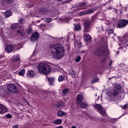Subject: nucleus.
Here are the masks:
<instances>
[{"label": "nucleus", "instance_id": "1", "mask_svg": "<svg viewBox=\"0 0 128 128\" xmlns=\"http://www.w3.org/2000/svg\"><path fill=\"white\" fill-rule=\"evenodd\" d=\"M50 50L52 51L51 54L52 58L60 60L64 56V48L60 44H53L50 46Z\"/></svg>", "mask_w": 128, "mask_h": 128}, {"label": "nucleus", "instance_id": "2", "mask_svg": "<svg viewBox=\"0 0 128 128\" xmlns=\"http://www.w3.org/2000/svg\"><path fill=\"white\" fill-rule=\"evenodd\" d=\"M38 72L48 74L52 72V68L48 64H38L37 66Z\"/></svg>", "mask_w": 128, "mask_h": 128}, {"label": "nucleus", "instance_id": "3", "mask_svg": "<svg viewBox=\"0 0 128 128\" xmlns=\"http://www.w3.org/2000/svg\"><path fill=\"white\" fill-rule=\"evenodd\" d=\"M95 108L98 110L99 114H100L102 116H106V112L104 108L102 107L100 104H96L95 105Z\"/></svg>", "mask_w": 128, "mask_h": 128}, {"label": "nucleus", "instance_id": "4", "mask_svg": "<svg viewBox=\"0 0 128 128\" xmlns=\"http://www.w3.org/2000/svg\"><path fill=\"white\" fill-rule=\"evenodd\" d=\"M7 88L8 92H12V94H18V90L16 86L12 84H8L7 86Z\"/></svg>", "mask_w": 128, "mask_h": 128}, {"label": "nucleus", "instance_id": "5", "mask_svg": "<svg viewBox=\"0 0 128 128\" xmlns=\"http://www.w3.org/2000/svg\"><path fill=\"white\" fill-rule=\"evenodd\" d=\"M104 52H106V49L104 48V47H101L98 48L95 52L94 54L96 56H104Z\"/></svg>", "mask_w": 128, "mask_h": 128}, {"label": "nucleus", "instance_id": "6", "mask_svg": "<svg viewBox=\"0 0 128 128\" xmlns=\"http://www.w3.org/2000/svg\"><path fill=\"white\" fill-rule=\"evenodd\" d=\"M128 24V20H119L118 24V28H124V26H126V24Z\"/></svg>", "mask_w": 128, "mask_h": 128}, {"label": "nucleus", "instance_id": "7", "mask_svg": "<svg viewBox=\"0 0 128 128\" xmlns=\"http://www.w3.org/2000/svg\"><path fill=\"white\" fill-rule=\"evenodd\" d=\"M84 32H89L88 30L90 28V20H88L84 22Z\"/></svg>", "mask_w": 128, "mask_h": 128}, {"label": "nucleus", "instance_id": "8", "mask_svg": "<svg viewBox=\"0 0 128 128\" xmlns=\"http://www.w3.org/2000/svg\"><path fill=\"white\" fill-rule=\"evenodd\" d=\"M39 36L40 34H38V33L36 32L33 33L30 37L31 42H36V40H38Z\"/></svg>", "mask_w": 128, "mask_h": 128}, {"label": "nucleus", "instance_id": "9", "mask_svg": "<svg viewBox=\"0 0 128 128\" xmlns=\"http://www.w3.org/2000/svg\"><path fill=\"white\" fill-rule=\"evenodd\" d=\"M77 101L76 102V104H80L84 100V96L82 94H78L77 96Z\"/></svg>", "mask_w": 128, "mask_h": 128}, {"label": "nucleus", "instance_id": "10", "mask_svg": "<svg viewBox=\"0 0 128 128\" xmlns=\"http://www.w3.org/2000/svg\"><path fill=\"white\" fill-rule=\"evenodd\" d=\"M8 112L6 107L4 106V105L0 104V114H4Z\"/></svg>", "mask_w": 128, "mask_h": 128}, {"label": "nucleus", "instance_id": "11", "mask_svg": "<svg viewBox=\"0 0 128 128\" xmlns=\"http://www.w3.org/2000/svg\"><path fill=\"white\" fill-rule=\"evenodd\" d=\"M14 50V46L12 45H8L6 47V52L10 54V52H12Z\"/></svg>", "mask_w": 128, "mask_h": 128}, {"label": "nucleus", "instance_id": "12", "mask_svg": "<svg viewBox=\"0 0 128 128\" xmlns=\"http://www.w3.org/2000/svg\"><path fill=\"white\" fill-rule=\"evenodd\" d=\"M0 96H5L8 94V91L4 90L3 86L0 87Z\"/></svg>", "mask_w": 128, "mask_h": 128}, {"label": "nucleus", "instance_id": "13", "mask_svg": "<svg viewBox=\"0 0 128 128\" xmlns=\"http://www.w3.org/2000/svg\"><path fill=\"white\" fill-rule=\"evenodd\" d=\"M123 44L128 46V34H126L123 38Z\"/></svg>", "mask_w": 128, "mask_h": 128}, {"label": "nucleus", "instance_id": "14", "mask_svg": "<svg viewBox=\"0 0 128 128\" xmlns=\"http://www.w3.org/2000/svg\"><path fill=\"white\" fill-rule=\"evenodd\" d=\"M20 30H16V34H20L21 36H24V28L22 27H19Z\"/></svg>", "mask_w": 128, "mask_h": 128}, {"label": "nucleus", "instance_id": "15", "mask_svg": "<svg viewBox=\"0 0 128 128\" xmlns=\"http://www.w3.org/2000/svg\"><path fill=\"white\" fill-rule=\"evenodd\" d=\"M84 39L86 42H88V40H92V37L88 34H84Z\"/></svg>", "mask_w": 128, "mask_h": 128}, {"label": "nucleus", "instance_id": "16", "mask_svg": "<svg viewBox=\"0 0 128 128\" xmlns=\"http://www.w3.org/2000/svg\"><path fill=\"white\" fill-rule=\"evenodd\" d=\"M48 12V10L46 8H42L40 10V14H46Z\"/></svg>", "mask_w": 128, "mask_h": 128}, {"label": "nucleus", "instance_id": "17", "mask_svg": "<svg viewBox=\"0 0 128 128\" xmlns=\"http://www.w3.org/2000/svg\"><path fill=\"white\" fill-rule=\"evenodd\" d=\"M20 56H18V54H17L16 56H14L12 58V60L13 62H18L20 60Z\"/></svg>", "mask_w": 128, "mask_h": 128}, {"label": "nucleus", "instance_id": "18", "mask_svg": "<svg viewBox=\"0 0 128 128\" xmlns=\"http://www.w3.org/2000/svg\"><path fill=\"white\" fill-rule=\"evenodd\" d=\"M68 92H70V90L68 89V88H64L62 90V94L63 96H66V94H68Z\"/></svg>", "mask_w": 128, "mask_h": 128}, {"label": "nucleus", "instance_id": "19", "mask_svg": "<svg viewBox=\"0 0 128 128\" xmlns=\"http://www.w3.org/2000/svg\"><path fill=\"white\" fill-rule=\"evenodd\" d=\"M75 44V47L77 48H80L82 47V42L80 41H76L74 42Z\"/></svg>", "mask_w": 128, "mask_h": 128}, {"label": "nucleus", "instance_id": "20", "mask_svg": "<svg viewBox=\"0 0 128 128\" xmlns=\"http://www.w3.org/2000/svg\"><path fill=\"white\" fill-rule=\"evenodd\" d=\"M64 114H66V113L65 112L62 111V110H59L57 112V116H60V117L64 116Z\"/></svg>", "mask_w": 128, "mask_h": 128}, {"label": "nucleus", "instance_id": "21", "mask_svg": "<svg viewBox=\"0 0 128 128\" xmlns=\"http://www.w3.org/2000/svg\"><path fill=\"white\" fill-rule=\"evenodd\" d=\"M48 82L50 86H54V78L52 77L48 78Z\"/></svg>", "mask_w": 128, "mask_h": 128}, {"label": "nucleus", "instance_id": "22", "mask_svg": "<svg viewBox=\"0 0 128 128\" xmlns=\"http://www.w3.org/2000/svg\"><path fill=\"white\" fill-rule=\"evenodd\" d=\"M112 96H116L118 94V90H114L111 92Z\"/></svg>", "mask_w": 128, "mask_h": 128}, {"label": "nucleus", "instance_id": "23", "mask_svg": "<svg viewBox=\"0 0 128 128\" xmlns=\"http://www.w3.org/2000/svg\"><path fill=\"white\" fill-rule=\"evenodd\" d=\"M106 32H108L109 34H114V30L110 28H106Z\"/></svg>", "mask_w": 128, "mask_h": 128}, {"label": "nucleus", "instance_id": "24", "mask_svg": "<svg viewBox=\"0 0 128 128\" xmlns=\"http://www.w3.org/2000/svg\"><path fill=\"white\" fill-rule=\"evenodd\" d=\"M62 122V121L60 119H57L55 121L52 122L54 124H60Z\"/></svg>", "mask_w": 128, "mask_h": 128}, {"label": "nucleus", "instance_id": "25", "mask_svg": "<svg viewBox=\"0 0 128 128\" xmlns=\"http://www.w3.org/2000/svg\"><path fill=\"white\" fill-rule=\"evenodd\" d=\"M12 14V11L10 10H7L5 12V16L6 18H9V16H10Z\"/></svg>", "mask_w": 128, "mask_h": 128}, {"label": "nucleus", "instance_id": "26", "mask_svg": "<svg viewBox=\"0 0 128 128\" xmlns=\"http://www.w3.org/2000/svg\"><path fill=\"white\" fill-rule=\"evenodd\" d=\"M28 76H30L31 78H32V76H34V70H30L28 72Z\"/></svg>", "mask_w": 128, "mask_h": 128}, {"label": "nucleus", "instance_id": "27", "mask_svg": "<svg viewBox=\"0 0 128 128\" xmlns=\"http://www.w3.org/2000/svg\"><path fill=\"white\" fill-rule=\"evenodd\" d=\"M58 80L60 82H64V76H60L58 78Z\"/></svg>", "mask_w": 128, "mask_h": 128}, {"label": "nucleus", "instance_id": "28", "mask_svg": "<svg viewBox=\"0 0 128 128\" xmlns=\"http://www.w3.org/2000/svg\"><path fill=\"white\" fill-rule=\"evenodd\" d=\"M18 28V24H14L11 25V28H12V30H14V28Z\"/></svg>", "mask_w": 128, "mask_h": 128}, {"label": "nucleus", "instance_id": "29", "mask_svg": "<svg viewBox=\"0 0 128 128\" xmlns=\"http://www.w3.org/2000/svg\"><path fill=\"white\" fill-rule=\"evenodd\" d=\"M80 106L81 108H86L88 106V104L86 102H84L83 103H80Z\"/></svg>", "mask_w": 128, "mask_h": 128}, {"label": "nucleus", "instance_id": "30", "mask_svg": "<svg viewBox=\"0 0 128 128\" xmlns=\"http://www.w3.org/2000/svg\"><path fill=\"white\" fill-rule=\"evenodd\" d=\"M19 76H24V74H26V70L24 69L22 70L19 72Z\"/></svg>", "mask_w": 128, "mask_h": 128}, {"label": "nucleus", "instance_id": "31", "mask_svg": "<svg viewBox=\"0 0 128 128\" xmlns=\"http://www.w3.org/2000/svg\"><path fill=\"white\" fill-rule=\"evenodd\" d=\"M75 30H80V24H76L74 26Z\"/></svg>", "mask_w": 128, "mask_h": 128}, {"label": "nucleus", "instance_id": "32", "mask_svg": "<svg viewBox=\"0 0 128 128\" xmlns=\"http://www.w3.org/2000/svg\"><path fill=\"white\" fill-rule=\"evenodd\" d=\"M79 6L84 8H86V4L84 2H82L79 4Z\"/></svg>", "mask_w": 128, "mask_h": 128}, {"label": "nucleus", "instance_id": "33", "mask_svg": "<svg viewBox=\"0 0 128 128\" xmlns=\"http://www.w3.org/2000/svg\"><path fill=\"white\" fill-rule=\"evenodd\" d=\"M94 10L92 9H90L86 12V14H92Z\"/></svg>", "mask_w": 128, "mask_h": 128}, {"label": "nucleus", "instance_id": "34", "mask_svg": "<svg viewBox=\"0 0 128 128\" xmlns=\"http://www.w3.org/2000/svg\"><path fill=\"white\" fill-rule=\"evenodd\" d=\"M68 74H70L72 78H76V76H74V70H72V72H69Z\"/></svg>", "mask_w": 128, "mask_h": 128}, {"label": "nucleus", "instance_id": "35", "mask_svg": "<svg viewBox=\"0 0 128 128\" xmlns=\"http://www.w3.org/2000/svg\"><path fill=\"white\" fill-rule=\"evenodd\" d=\"M115 88H116L117 90H120L122 88V86H120V84H116L115 86Z\"/></svg>", "mask_w": 128, "mask_h": 128}, {"label": "nucleus", "instance_id": "36", "mask_svg": "<svg viewBox=\"0 0 128 128\" xmlns=\"http://www.w3.org/2000/svg\"><path fill=\"white\" fill-rule=\"evenodd\" d=\"M100 79H98V78H94L91 81V82L92 84H94L96 82H97Z\"/></svg>", "mask_w": 128, "mask_h": 128}, {"label": "nucleus", "instance_id": "37", "mask_svg": "<svg viewBox=\"0 0 128 128\" xmlns=\"http://www.w3.org/2000/svg\"><path fill=\"white\" fill-rule=\"evenodd\" d=\"M38 64H48V62L44 61H42L41 62H40L38 63Z\"/></svg>", "mask_w": 128, "mask_h": 128}, {"label": "nucleus", "instance_id": "38", "mask_svg": "<svg viewBox=\"0 0 128 128\" xmlns=\"http://www.w3.org/2000/svg\"><path fill=\"white\" fill-rule=\"evenodd\" d=\"M44 22H52V18H48L46 19H45L44 20Z\"/></svg>", "mask_w": 128, "mask_h": 128}, {"label": "nucleus", "instance_id": "39", "mask_svg": "<svg viewBox=\"0 0 128 128\" xmlns=\"http://www.w3.org/2000/svg\"><path fill=\"white\" fill-rule=\"evenodd\" d=\"M120 107L123 108V110H126V108L128 107V104H126L124 106H120Z\"/></svg>", "mask_w": 128, "mask_h": 128}, {"label": "nucleus", "instance_id": "40", "mask_svg": "<svg viewBox=\"0 0 128 128\" xmlns=\"http://www.w3.org/2000/svg\"><path fill=\"white\" fill-rule=\"evenodd\" d=\"M80 60V56H78V58L75 59V62H78Z\"/></svg>", "mask_w": 128, "mask_h": 128}, {"label": "nucleus", "instance_id": "41", "mask_svg": "<svg viewBox=\"0 0 128 128\" xmlns=\"http://www.w3.org/2000/svg\"><path fill=\"white\" fill-rule=\"evenodd\" d=\"M6 116V118H12V114H7Z\"/></svg>", "mask_w": 128, "mask_h": 128}, {"label": "nucleus", "instance_id": "42", "mask_svg": "<svg viewBox=\"0 0 128 128\" xmlns=\"http://www.w3.org/2000/svg\"><path fill=\"white\" fill-rule=\"evenodd\" d=\"M5 2H7V4H12L13 0H4Z\"/></svg>", "mask_w": 128, "mask_h": 128}, {"label": "nucleus", "instance_id": "43", "mask_svg": "<svg viewBox=\"0 0 128 128\" xmlns=\"http://www.w3.org/2000/svg\"><path fill=\"white\" fill-rule=\"evenodd\" d=\"M84 14H86V12H80V16H84Z\"/></svg>", "mask_w": 128, "mask_h": 128}, {"label": "nucleus", "instance_id": "44", "mask_svg": "<svg viewBox=\"0 0 128 128\" xmlns=\"http://www.w3.org/2000/svg\"><path fill=\"white\" fill-rule=\"evenodd\" d=\"M23 20H24V19L20 18V20H19V22H22Z\"/></svg>", "mask_w": 128, "mask_h": 128}, {"label": "nucleus", "instance_id": "45", "mask_svg": "<svg viewBox=\"0 0 128 128\" xmlns=\"http://www.w3.org/2000/svg\"><path fill=\"white\" fill-rule=\"evenodd\" d=\"M18 125H15L12 128H18Z\"/></svg>", "mask_w": 128, "mask_h": 128}, {"label": "nucleus", "instance_id": "46", "mask_svg": "<svg viewBox=\"0 0 128 128\" xmlns=\"http://www.w3.org/2000/svg\"><path fill=\"white\" fill-rule=\"evenodd\" d=\"M56 128H62V126H60L57 127Z\"/></svg>", "mask_w": 128, "mask_h": 128}, {"label": "nucleus", "instance_id": "47", "mask_svg": "<svg viewBox=\"0 0 128 128\" xmlns=\"http://www.w3.org/2000/svg\"><path fill=\"white\" fill-rule=\"evenodd\" d=\"M62 0H56L57 2H62Z\"/></svg>", "mask_w": 128, "mask_h": 128}, {"label": "nucleus", "instance_id": "48", "mask_svg": "<svg viewBox=\"0 0 128 128\" xmlns=\"http://www.w3.org/2000/svg\"><path fill=\"white\" fill-rule=\"evenodd\" d=\"M84 50H82V54H84Z\"/></svg>", "mask_w": 128, "mask_h": 128}, {"label": "nucleus", "instance_id": "49", "mask_svg": "<svg viewBox=\"0 0 128 128\" xmlns=\"http://www.w3.org/2000/svg\"><path fill=\"white\" fill-rule=\"evenodd\" d=\"M72 128H76V126H72Z\"/></svg>", "mask_w": 128, "mask_h": 128}, {"label": "nucleus", "instance_id": "50", "mask_svg": "<svg viewBox=\"0 0 128 128\" xmlns=\"http://www.w3.org/2000/svg\"><path fill=\"white\" fill-rule=\"evenodd\" d=\"M27 104H28V106H30V103H29V102H28V103H27Z\"/></svg>", "mask_w": 128, "mask_h": 128}, {"label": "nucleus", "instance_id": "51", "mask_svg": "<svg viewBox=\"0 0 128 128\" xmlns=\"http://www.w3.org/2000/svg\"><path fill=\"white\" fill-rule=\"evenodd\" d=\"M127 18H128V14H127Z\"/></svg>", "mask_w": 128, "mask_h": 128}, {"label": "nucleus", "instance_id": "52", "mask_svg": "<svg viewBox=\"0 0 128 128\" xmlns=\"http://www.w3.org/2000/svg\"><path fill=\"white\" fill-rule=\"evenodd\" d=\"M34 60H33L32 61V62H34Z\"/></svg>", "mask_w": 128, "mask_h": 128}, {"label": "nucleus", "instance_id": "53", "mask_svg": "<svg viewBox=\"0 0 128 128\" xmlns=\"http://www.w3.org/2000/svg\"><path fill=\"white\" fill-rule=\"evenodd\" d=\"M32 56H34V54L32 55Z\"/></svg>", "mask_w": 128, "mask_h": 128}]
</instances>
